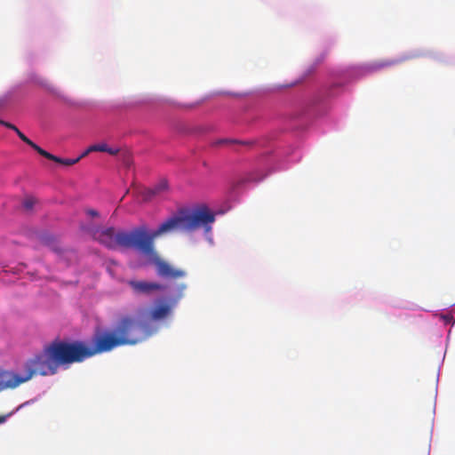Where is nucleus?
<instances>
[{
	"mask_svg": "<svg viewBox=\"0 0 455 455\" xmlns=\"http://www.w3.org/2000/svg\"><path fill=\"white\" fill-rule=\"evenodd\" d=\"M91 150H92V152H105V150H107V144L101 143L92 145Z\"/></svg>",
	"mask_w": 455,
	"mask_h": 455,
	"instance_id": "13",
	"label": "nucleus"
},
{
	"mask_svg": "<svg viewBox=\"0 0 455 455\" xmlns=\"http://www.w3.org/2000/svg\"><path fill=\"white\" fill-rule=\"evenodd\" d=\"M244 141H239L231 139H220L212 143L213 147H220V146H230L233 144H245Z\"/></svg>",
	"mask_w": 455,
	"mask_h": 455,
	"instance_id": "11",
	"label": "nucleus"
},
{
	"mask_svg": "<svg viewBox=\"0 0 455 455\" xmlns=\"http://www.w3.org/2000/svg\"><path fill=\"white\" fill-rule=\"evenodd\" d=\"M409 59H410V57L405 56L401 59L383 60L376 61L371 66V70H379V69H381V68H384L387 67L397 65V64H399L404 60H407Z\"/></svg>",
	"mask_w": 455,
	"mask_h": 455,
	"instance_id": "9",
	"label": "nucleus"
},
{
	"mask_svg": "<svg viewBox=\"0 0 455 455\" xmlns=\"http://www.w3.org/2000/svg\"><path fill=\"white\" fill-rule=\"evenodd\" d=\"M74 363L77 361L71 342L56 339L45 345L40 353L25 363V376L28 381L35 375H54L60 366Z\"/></svg>",
	"mask_w": 455,
	"mask_h": 455,
	"instance_id": "3",
	"label": "nucleus"
},
{
	"mask_svg": "<svg viewBox=\"0 0 455 455\" xmlns=\"http://www.w3.org/2000/svg\"><path fill=\"white\" fill-rule=\"evenodd\" d=\"M0 124L5 126L6 128H9L12 131L15 132V134H17L19 136V138L23 141L25 142L26 144H28V146H30L33 149H35L37 153H38V150H40V147L37 146L36 143H34L31 140H29L23 132H21L14 124H11V123H8V122H5L4 120H0Z\"/></svg>",
	"mask_w": 455,
	"mask_h": 455,
	"instance_id": "8",
	"label": "nucleus"
},
{
	"mask_svg": "<svg viewBox=\"0 0 455 455\" xmlns=\"http://www.w3.org/2000/svg\"><path fill=\"white\" fill-rule=\"evenodd\" d=\"M127 283L137 295L150 296L157 291H163L166 288L165 285L156 282L129 280Z\"/></svg>",
	"mask_w": 455,
	"mask_h": 455,
	"instance_id": "5",
	"label": "nucleus"
},
{
	"mask_svg": "<svg viewBox=\"0 0 455 455\" xmlns=\"http://www.w3.org/2000/svg\"><path fill=\"white\" fill-rule=\"evenodd\" d=\"M167 188V184L165 182L160 183L159 185L156 186L154 188L148 189L146 192L145 199L149 200L152 196L159 194L160 192L165 190Z\"/></svg>",
	"mask_w": 455,
	"mask_h": 455,
	"instance_id": "10",
	"label": "nucleus"
},
{
	"mask_svg": "<svg viewBox=\"0 0 455 455\" xmlns=\"http://www.w3.org/2000/svg\"><path fill=\"white\" fill-rule=\"evenodd\" d=\"M186 288L185 283L176 284L173 287V292L164 301L161 300L150 310V317L153 320H161L167 317L171 314L172 308L183 297Z\"/></svg>",
	"mask_w": 455,
	"mask_h": 455,
	"instance_id": "4",
	"label": "nucleus"
},
{
	"mask_svg": "<svg viewBox=\"0 0 455 455\" xmlns=\"http://www.w3.org/2000/svg\"><path fill=\"white\" fill-rule=\"evenodd\" d=\"M38 154L49 160H52L55 163H58V164H63V165H66V166H71V165H74L76 164H77L79 162V158H61V157H59V156H56L47 151H45L44 149H43L42 148H40V150H38Z\"/></svg>",
	"mask_w": 455,
	"mask_h": 455,
	"instance_id": "7",
	"label": "nucleus"
},
{
	"mask_svg": "<svg viewBox=\"0 0 455 455\" xmlns=\"http://www.w3.org/2000/svg\"><path fill=\"white\" fill-rule=\"evenodd\" d=\"M92 152V150H91V146H90L77 158H79V161H80L82 158L85 157L86 156H88Z\"/></svg>",
	"mask_w": 455,
	"mask_h": 455,
	"instance_id": "15",
	"label": "nucleus"
},
{
	"mask_svg": "<svg viewBox=\"0 0 455 455\" xmlns=\"http://www.w3.org/2000/svg\"><path fill=\"white\" fill-rule=\"evenodd\" d=\"M26 376H21L12 371L0 369V392L6 389H13L27 382Z\"/></svg>",
	"mask_w": 455,
	"mask_h": 455,
	"instance_id": "6",
	"label": "nucleus"
},
{
	"mask_svg": "<svg viewBox=\"0 0 455 455\" xmlns=\"http://www.w3.org/2000/svg\"><path fill=\"white\" fill-rule=\"evenodd\" d=\"M151 335L148 325L132 316L125 315L119 319L112 330L97 331L89 346L83 341H72L77 363L99 354H103L122 346L136 345Z\"/></svg>",
	"mask_w": 455,
	"mask_h": 455,
	"instance_id": "2",
	"label": "nucleus"
},
{
	"mask_svg": "<svg viewBox=\"0 0 455 455\" xmlns=\"http://www.w3.org/2000/svg\"><path fill=\"white\" fill-rule=\"evenodd\" d=\"M214 214L206 206L181 209L163 222L157 229L149 231L145 225L130 231L113 227L98 228L92 232L94 240L110 250L133 249L148 257L156 268V274L164 278H180L186 275L181 269L173 268L163 260L155 250V239L172 232H193L203 228L206 233L212 229Z\"/></svg>",
	"mask_w": 455,
	"mask_h": 455,
	"instance_id": "1",
	"label": "nucleus"
},
{
	"mask_svg": "<svg viewBox=\"0 0 455 455\" xmlns=\"http://www.w3.org/2000/svg\"><path fill=\"white\" fill-rule=\"evenodd\" d=\"M105 152L108 153V154H109V155H111V156H116V155H117V153L119 152V149H118V148H109V147L107 145V150H105Z\"/></svg>",
	"mask_w": 455,
	"mask_h": 455,
	"instance_id": "14",
	"label": "nucleus"
},
{
	"mask_svg": "<svg viewBox=\"0 0 455 455\" xmlns=\"http://www.w3.org/2000/svg\"><path fill=\"white\" fill-rule=\"evenodd\" d=\"M86 212L91 217H98L99 216L98 212L95 210H92V209L88 210Z\"/></svg>",
	"mask_w": 455,
	"mask_h": 455,
	"instance_id": "16",
	"label": "nucleus"
},
{
	"mask_svg": "<svg viewBox=\"0 0 455 455\" xmlns=\"http://www.w3.org/2000/svg\"><path fill=\"white\" fill-rule=\"evenodd\" d=\"M36 204V199L34 197H27L24 201H23V207L26 209V210H31L34 205Z\"/></svg>",
	"mask_w": 455,
	"mask_h": 455,
	"instance_id": "12",
	"label": "nucleus"
},
{
	"mask_svg": "<svg viewBox=\"0 0 455 455\" xmlns=\"http://www.w3.org/2000/svg\"><path fill=\"white\" fill-rule=\"evenodd\" d=\"M4 421V419L0 418V423Z\"/></svg>",
	"mask_w": 455,
	"mask_h": 455,
	"instance_id": "17",
	"label": "nucleus"
}]
</instances>
